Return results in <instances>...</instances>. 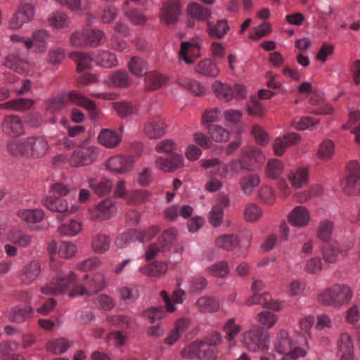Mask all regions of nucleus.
I'll return each mask as SVG.
<instances>
[{
	"mask_svg": "<svg viewBox=\"0 0 360 360\" xmlns=\"http://www.w3.org/2000/svg\"><path fill=\"white\" fill-rule=\"evenodd\" d=\"M2 65L19 74L28 71L29 63L19 51L8 53L4 58Z\"/></svg>",
	"mask_w": 360,
	"mask_h": 360,
	"instance_id": "9d476101",
	"label": "nucleus"
},
{
	"mask_svg": "<svg viewBox=\"0 0 360 360\" xmlns=\"http://www.w3.org/2000/svg\"><path fill=\"white\" fill-rule=\"evenodd\" d=\"M189 326V321L186 319L178 320L174 328L170 333L165 338L164 342L167 345H172L175 343L181 336V335L186 330Z\"/></svg>",
	"mask_w": 360,
	"mask_h": 360,
	"instance_id": "c85d7f7f",
	"label": "nucleus"
},
{
	"mask_svg": "<svg viewBox=\"0 0 360 360\" xmlns=\"http://www.w3.org/2000/svg\"><path fill=\"white\" fill-rule=\"evenodd\" d=\"M352 297L351 288L344 284H335L317 295L319 303L323 306L340 307L349 303Z\"/></svg>",
	"mask_w": 360,
	"mask_h": 360,
	"instance_id": "f257e3e1",
	"label": "nucleus"
},
{
	"mask_svg": "<svg viewBox=\"0 0 360 360\" xmlns=\"http://www.w3.org/2000/svg\"><path fill=\"white\" fill-rule=\"evenodd\" d=\"M128 68L132 75L138 77H141L146 74L148 64L141 58L134 56L128 63Z\"/></svg>",
	"mask_w": 360,
	"mask_h": 360,
	"instance_id": "58836bf2",
	"label": "nucleus"
},
{
	"mask_svg": "<svg viewBox=\"0 0 360 360\" xmlns=\"http://www.w3.org/2000/svg\"><path fill=\"white\" fill-rule=\"evenodd\" d=\"M187 13L199 21L207 20L212 15L211 11L197 3H191L187 7Z\"/></svg>",
	"mask_w": 360,
	"mask_h": 360,
	"instance_id": "c9c22d12",
	"label": "nucleus"
},
{
	"mask_svg": "<svg viewBox=\"0 0 360 360\" xmlns=\"http://www.w3.org/2000/svg\"><path fill=\"white\" fill-rule=\"evenodd\" d=\"M133 80L125 70H118L112 73L108 79V85L125 89L131 86Z\"/></svg>",
	"mask_w": 360,
	"mask_h": 360,
	"instance_id": "a878e982",
	"label": "nucleus"
},
{
	"mask_svg": "<svg viewBox=\"0 0 360 360\" xmlns=\"http://www.w3.org/2000/svg\"><path fill=\"white\" fill-rule=\"evenodd\" d=\"M43 205L52 212H59L65 215L70 212L66 200L60 197H46L43 200Z\"/></svg>",
	"mask_w": 360,
	"mask_h": 360,
	"instance_id": "4be33fe9",
	"label": "nucleus"
},
{
	"mask_svg": "<svg viewBox=\"0 0 360 360\" xmlns=\"http://www.w3.org/2000/svg\"><path fill=\"white\" fill-rule=\"evenodd\" d=\"M178 148L176 142L170 139H165L159 141L155 146V150L160 153L172 155L176 153Z\"/></svg>",
	"mask_w": 360,
	"mask_h": 360,
	"instance_id": "680f3d73",
	"label": "nucleus"
},
{
	"mask_svg": "<svg viewBox=\"0 0 360 360\" xmlns=\"http://www.w3.org/2000/svg\"><path fill=\"white\" fill-rule=\"evenodd\" d=\"M177 83L195 96H200L205 94V89L197 81L187 78H179Z\"/></svg>",
	"mask_w": 360,
	"mask_h": 360,
	"instance_id": "49530a36",
	"label": "nucleus"
},
{
	"mask_svg": "<svg viewBox=\"0 0 360 360\" xmlns=\"http://www.w3.org/2000/svg\"><path fill=\"white\" fill-rule=\"evenodd\" d=\"M4 134L17 137L24 134V127L20 117L15 115L6 116L1 125Z\"/></svg>",
	"mask_w": 360,
	"mask_h": 360,
	"instance_id": "9b49d317",
	"label": "nucleus"
},
{
	"mask_svg": "<svg viewBox=\"0 0 360 360\" xmlns=\"http://www.w3.org/2000/svg\"><path fill=\"white\" fill-rule=\"evenodd\" d=\"M260 183V178L257 174H251L243 176L239 181L240 188L244 193L250 195Z\"/></svg>",
	"mask_w": 360,
	"mask_h": 360,
	"instance_id": "ea45409f",
	"label": "nucleus"
},
{
	"mask_svg": "<svg viewBox=\"0 0 360 360\" xmlns=\"http://www.w3.org/2000/svg\"><path fill=\"white\" fill-rule=\"evenodd\" d=\"M116 203L110 198H105L89 210L93 221H104L110 219L116 212Z\"/></svg>",
	"mask_w": 360,
	"mask_h": 360,
	"instance_id": "0eeeda50",
	"label": "nucleus"
},
{
	"mask_svg": "<svg viewBox=\"0 0 360 360\" xmlns=\"http://www.w3.org/2000/svg\"><path fill=\"white\" fill-rule=\"evenodd\" d=\"M354 246V242L340 246L337 242L327 244L323 248L322 254L325 262L335 263L338 258V253L346 255L347 252Z\"/></svg>",
	"mask_w": 360,
	"mask_h": 360,
	"instance_id": "ddd939ff",
	"label": "nucleus"
},
{
	"mask_svg": "<svg viewBox=\"0 0 360 360\" xmlns=\"http://www.w3.org/2000/svg\"><path fill=\"white\" fill-rule=\"evenodd\" d=\"M241 240L240 238L235 234H224L218 236L215 239V245L226 251H231L240 246Z\"/></svg>",
	"mask_w": 360,
	"mask_h": 360,
	"instance_id": "393cba45",
	"label": "nucleus"
},
{
	"mask_svg": "<svg viewBox=\"0 0 360 360\" xmlns=\"http://www.w3.org/2000/svg\"><path fill=\"white\" fill-rule=\"evenodd\" d=\"M77 280L76 274L72 271H58L51 282L41 288V292L46 295H58L65 292L71 283Z\"/></svg>",
	"mask_w": 360,
	"mask_h": 360,
	"instance_id": "7ed1b4c3",
	"label": "nucleus"
},
{
	"mask_svg": "<svg viewBox=\"0 0 360 360\" xmlns=\"http://www.w3.org/2000/svg\"><path fill=\"white\" fill-rule=\"evenodd\" d=\"M68 98L75 105L87 110L92 118L95 119L97 117L96 105L93 100L88 98L84 95L75 90L69 92Z\"/></svg>",
	"mask_w": 360,
	"mask_h": 360,
	"instance_id": "a211bd4d",
	"label": "nucleus"
},
{
	"mask_svg": "<svg viewBox=\"0 0 360 360\" xmlns=\"http://www.w3.org/2000/svg\"><path fill=\"white\" fill-rule=\"evenodd\" d=\"M29 156L34 159L44 157L49 151L50 146L48 141L42 137H28Z\"/></svg>",
	"mask_w": 360,
	"mask_h": 360,
	"instance_id": "dca6fc26",
	"label": "nucleus"
},
{
	"mask_svg": "<svg viewBox=\"0 0 360 360\" xmlns=\"http://www.w3.org/2000/svg\"><path fill=\"white\" fill-rule=\"evenodd\" d=\"M41 273V264L39 261L33 260L28 263L22 269L21 281L29 285L35 281Z\"/></svg>",
	"mask_w": 360,
	"mask_h": 360,
	"instance_id": "5701e85b",
	"label": "nucleus"
},
{
	"mask_svg": "<svg viewBox=\"0 0 360 360\" xmlns=\"http://www.w3.org/2000/svg\"><path fill=\"white\" fill-rule=\"evenodd\" d=\"M167 269L168 266L166 262L155 261L140 268L139 271L147 276L161 277L166 274Z\"/></svg>",
	"mask_w": 360,
	"mask_h": 360,
	"instance_id": "b1692460",
	"label": "nucleus"
},
{
	"mask_svg": "<svg viewBox=\"0 0 360 360\" xmlns=\"http://www.w3.org/2000/svg\"><path fill=\"white\" fill-rule=\"evenodd\" d=\"M34 314L33 308L27 305L25 307L19 306L14 307L7 311L6 316L8 319L13 322L22 323L28 318H30Z\"/></svg>",
	"mask_w": 360,
	"mask_h": 360,
	"instance_id": "412c9836",
	"label": "nucleus"
},
{
	"mask_svg": "<svg viewBox=\"0 0 360 360\" xmlns=\"http://www.w3.org/2000/svg\"><path fill=\"white\" fill-rule=\"evenodd\" d=\"M177 231L174 228L169 229L165 231L158 239L162 252H166L170 250L173 242L175 240Z\"/></svg>",
	"mask_w": 360,
	"mask_h": 360,
	"instance_id": "79ce46f5",
	"label": "nucleus"
},
{
	"mask_svg": "<svg viewBox=\"0 0 360 360\" xmlns=\"http://www.w3.org/2000/svg\"><path fill=\"white\" fill-rule=\"evenodd\" d=\"M283 166L281 160L274 159L268 162L266 167V176L272 179L278 178L283 172Z\"/></svg>",
	"mask_w": 360,
	"mask_h": 360,
	"instance_id": "338daca9",
	"label": "nucleus"
},
{
	"mask_svg": "<svg viewBox=\"0 0 360 360\" xmlns=\"http://www.w3.org/2000/svg\"><path fill=\"white\" fill-rule=\"evenodd\" d=\"M86 286L92 295L97 294L106 286L105 276L99 272L94 274L86 283Z\"/></svg>",
	"mask_w": 360,
	"mask_h": 360,
	"instance_id": "a18cd8bd",
	"label": "nucleus"
},
{
	"mask_svg": "<svg viewBox=\"0 0 360 360\" xmlns=\"http://www.w3.org/2000/svg\"><path fill=\"white\" fill-rule=\"evenodd\" d=\"M92 301L98 309L105 311H110L115 305V300L106 294L98 295Z\"/></svg>",
	"mask_w": 360,
	"mask_h": 360,
	"instance_id": "e2e57ef3",
	"label": "nucleus"
},
{
	"mask_svg": "<svg viewBox=\"0 0 360 360\" xmlns=\"http://www.w3.org/2000/svg\"><path fill=\"white\" fill-rule=\"evenodd\" d=\"M307 169L300 168L296 172H290L288 179L294 188H300L307 184Z\"/></svg>",
	"mask_w": 360,
	"mask_h": 360,
	"instance_id": "09e8293b",
	"label": "nucleus"
},
{
	"mask_svg": "<svg viewBox=\"0 0 360 360\" xmlns=\"http://www.w3.org/2000/svg\"><path fill=\"white\" fill-rule=\"evenodd\" d=\"M182 13V4L179 0H171L165 3L160 10L159 18L161 22L167 25H174Z\"/></svg>",
	"mask_w": 360,
	"mask_h": 360,
	"instance_id": "423d86ee",
	"label": "nucleus"
},
{
	"mask_svg": "<svg viewBox=\"0 0 360 360\" xmlns=\"http://www.w3.org/2000/svg\"><path fill=\"white\" fill-rule=\"evenodd\" d=\"M347 176L345 192L348 195L360 193V166L356 161H350L347 166Z\"/></svg>",
	"mask_w": 360,
	"mask_h": 360,
	"instance_id": "6e6552de",
	"label": "nucleus"
},
{
	"mask_svg": "<svg viewBox=\"0 0 360 360\" xmlns=\"http://www.w3.org/2000/svg\"><path fill=\"white\" fill-rule=\"evenodd\" d=\"M207 271L213 276L224 278L230 272V267L227 262L220 261L207 268Z\"/></svg>",
	"mask_w": 360,
	"mask_h": 360,
	"instance_id": "052dcab7",
	"label": "nucleus"
},
{
	"mask_svg": "<svg viewBox=\"0 0 360 360\" xmlns=\"http://www.w3.org/2000/svg\"><path fill=\"white\" fill-rule=\"evenodd\" d=\"M335 153V144L330 140L323 141L319 146L317 156L323 161L330 160Z\"/></svg>",
	"mask_w": 360,
	"mask_h": 360,
	"instance_id": "864d4df0",
	"label": "nucleus"
},
{
	"mask_svg": "<svg viewBox=\"0 0 360 360\" xmlns=\"http://www.w3.org/2000/svg\"><path fill=\"white\" fill-rule=\"evenodd\" d=\"M88 184L90 188H91L94 193L100 196L105 195L110 193L112 188V181L103 178L99 181H96V179L90 178L88 179Z\"/></svg>",
	"mask_w": 360,
	"mask_h": 360,
	"instance_id": "72a5a7b5",
	"label": "nucleus"
},
{
	"mask_svg": "<svg viewBox=\"0 0 360 360\" xmlns=\"http://www.w3.org/2000/svg\"><path fill=\"white\" fill-rule=\"evenodd\" d=\"M68 105V101L63 96L49 99L46 103V108L51 113H56L65 109Z\"/></svg>",
	"mask_w": 360,
	"mask_h": 360,
	"instance_id": "69168bd1",
	"label": "nucleus"
},
{
	"mask_svg": "<svg viewBox=\"0 0 360 360\" xmlns=\"http://www.w3.org/2000/svg\"><path fill=\"white\" fill-rule=\"evenodd\" d=\"M112 106L115 112L122 118L137 115L139 112L137 106L127 101L114 102Z\"/></svg>",
	"mask_w": 360,
	"mask_h": 360,
	"instance_id": "7c9ffc66",
	"label": "nucleus"
},
{
	"mask_svg": "<svg viewBox=\"0 0 360 360\" xmlns=\"http://www.w3.org/2000/svg\"><path fill=\"white\" fill-rule=\"evenodd\" d=\"M195 71L202 76L210 77H217L219 72L217 65L210 59H204L199 62L195 68Z\"/></svg>",
	"mask_w": 360,
	"mask_h": 360,
	"instance_id": "f704fd0d",
	"label": "nucleus"
},
{
	"mask_svg": "<svg viewBox=\"0 0 360 360\" xmlns=\"http://www.w3.org/2000/svg\"><path fill=\"white\" fill-rule=\"evenodd\" d=\"M219 351L217 348L205 345L202 340H196L186 346L181 352L184 358L198 360H217Z\"/></svg>",
	"mask_w": 360,
	"mask_h": 360,
	"instance_id": "20e7f679",
	"label": "nucleus"
},
{
	"mask_svg": "<svg viewBox=\"0 0 360 360\" xmlns=\"http://www.w3.org/2000/svg\"><path fill=\"white\" fill-rule=\"evenodd\" d=\"M244 219L248 222H256L262 217L261 208L255 203H248L244 209Z\"/></svg>",
	"mask_w": 360,
	"mask_h": 360,
	"instance_id": "603ef678",
	"label": "nucleus"
},
{
	"mask_svg": "<svg viewBox=\"0 0 360 360\" xmlns=\"http://www.w3.org/2000/svg\"><path fill=\"white\" fill-rule=\"evenodd\" d=\"M8 153L15 157L29 156L28 138L25 140H12L7 143Z\"/></svg>",
	"mask_w": 360,
	"mask_h": 360,
	"instance_id": "cd10ccee",
	"label": "nucleus"
},
{
	"mask_svg": "<svg viewBox=\"0 0 360 360\" xmlns=\"http://www.w3.org/2000/svg\"><path fill=\"white\" fill-rule=\"evenodd\" d=\"M70 345V342L67 339L61 338L49 342L47 345V351L55 354H61L65 353Z\"/></svg>",
	"mask_w": 360,
	"mask_h": 360,
	"instance_id": "4d7b16f0",
	"label": "nucleus"
},
{
	"mask_svg": "<svg viewBox=\"0 0 360 360\" xmlns=\"http://www.w3.org/2000/svg\"><path fill=\"white\" fill-rule=\"evenodd\" d=\"M146 75V83L147 88L150 90L160 88L166 83L167 79L161 74L155 72H150Z\"/></svg>",
	"mask_w": 360,
	"mask_h": 360,
	"instance_id": "5fc2aeb1",
	"label": "nucleus"
},
{
	"mask_svg": "<svg viewBox=\"0 0 360 360\" xmlns=\"http://www.w3.org/2000/svg\"><path fill=\"white\" fill-rule=\"evenodd\" d=\"M98 142L107 148H115L122 141V134L110 129H102L97 138Z\"/></svg>",
	"mask_w": 360,
	"mask_h": 360,
	"instance_id": "6ab92c4d",
	"label": "nucleus"
},
{
	"mask_svg": "<svg viewBox=\"0 0 360 360\" xmlns=\"http://www.w3.org/2000/svg\"><path fill=\"white\" fill-rule=\"evenodd\" d=\"M241 158L250 171L259 167L264 161L265 156L262 150L256 146H248L243 149Z\"/></svg>",
	"mask_w": 360,
	"mask_h": 360,
	"instance_id": "4468645a",
	"label": "nucleus"
},
{
	"mask_svg": "<svg viewBox=\"0 0 360 360\" xmlns=\"http://www.w3.org/2000/svg\"><path fill=\"white\" fill-rule=\"evenodd\" d=\"M269 298V295L268 293L258 294V292H255L252 296L246 300L245 304L248 307L259 304L265 309L278 310V304Z\"/></svg>",
	"mask_w": 360,
	"mask_h": 360,
	"instance_id": "aec40b11",
	"label": "nucleus"
},
{
	"mask_svg": "<svg viewBox=\"0 0 360 360\" xmlns=\"http://www.w3.org/2000/svg\"><path fill=\"white\" fill-rule=\"evenodd\" d=\"M133 162L132 157L117 155L108 160L106 167L115 173L124 174L132 169Z\"/></svg>",
	"mask_w": 360,
	"mask_h": 360,
	"instance_id": "f8f14e48",
	"label": "nucleus"
},
{
	"mask_svg": "<svg viewBox=\"0 0 360 360\" xmlns=\"http://www.w3.org/2000/svg\"><path fill=\"white\" fill-rule=\"evenodd\" d=\"M99 154L98 148L95 146L75 150L68 158L70 166L75 168L86 167L93 164Z\"/></svg>",
	"mask_w": 360,
	"mask_h": 360,
	"instance_id": "39448f33",
	"label": "nucleus"
},
{
	"mask_svg": "<svg viewBox=\"0 0 360 360\" xmlns=\"http://www.w3.org/2000/svg\"><path fill=\"white\" fill-rule=\"evenodd\" d=\"M87 34V46L96 47L103 43L105 39V33L100 30H91L86 31Z\"/></svg>",
	"mask_w": 360,
	"mask_h": 360,
	"instance_id": "774afa93",
	"label": "nucleus"
},
{
	"mask_svg": "<svg viewBox=\"0 0 360 360\" xmlns=\"http://www.w3.org/2000/svg\"><path fill=\"white\" fill-rule=\"evenodd\" d=\"M65 58V51L61 47H54L48 52L46 61L53 66H59Z\"/></svg>",
	"mask_w": 360,
	"mask_h": 360,
	"instance_id": "6e6d98bb",
	"label": "nucleus"
},
{
	"mask_svg": "<svg viewBox=\"0 0 360 360\" xmlns=\"http://www.w3.org/2000/svg\"><path fill=\"white\" fill-rule=\"evenodd\" d=\"M167 124L160 118H153L146 122L143 127V132L150 139H158L166 134Z\"/></svg>",
	"mask_w": 360,
	"mask_h": 360,
	"instance_id": "2eb2a0df",
	"label": "nucleus"
},
{
	"mask_svg": "<svg viewBox=\"0 0 360 360\" xmlns=\"http://www.w3.org/2000/svg\"><path fill=\"white\" fill-rule=\"evenodd\" d=\"M32 39L34 43H38L36 51L39 53H44L46 50V41L49 39V34L45 30H38L34 31L32 34Z\"/></svg>",
	"mask_w": 360,
	"mask_h": 360,
	"instance_id": "0e129e2a",
	"label": "nucleus"
},
{
	"mask_svg": "<svg viewBox=\"0 0 360 360\" xmlns=\"http://www.w3.org/2000/svg\"><path fill=\"white\" fill-rule=\"evenodd\" d=\"M70 58L76 62L78 72H83L91 68L93 57L90 53L73 51L70 53Z\"/></svg>",
	"mask_w": 360,
	"mask_h": 360,
	"instance_id": "c756f323",
	"label": "nucleus"
},
{
	"mask_svg": "<svg viewBox=\"0 0 360 360\" xmlns=\"http://www.w3.org/2000/svg\"><path fill=\"white\" fill-rule=\"evenodd\" d=\"M71 46L75 49H84L87 46L86 31L77 30L72 33L69 38Z\"/></svg>",
	"mask_w": 360,
	"mask_h": 360,
	"instance_id": "13d9d810",
	"label": "nucleus"
},
{
	"mask_svg": "<svg viewBox=\"0 0 360 360\" xmlns=\"http://www.w3.org/2000/svg\"><path fill=\"white\" fill-rule=\"evenodd\" d=\"M207 32L212 38L221 39L229 30L227 20L225 19L219 20L216 24L208 21Z\"/></svg>",
	"mask_w": 360,
	"mask_h": 360,
	"instance_id": "473e14b6",
	"label": "nucleus"
},
{
	"mask_svg": "<svg viewBox=\"0 0 360 360\" xmlns=\"http://www.w3.org/2000/svg\"><path fill=\"white\" fill-rule=\"evenodd\" d=\"M82 230V224L75 220H70L58 228V233L61 236H75Z\"/></svg>",
	"mask_w": 360,
	"mask_h": 360,
	"instance_id": "bf43d9fd",
	"label": "nucleus"
},
{
	"mask_svg": "<svg viewBox=\"0 0 360 360\" xmlns=\"http://www.w3.org/2000/svg\"><path fill=\"white\" fill-rule=\"evenodd\" d=\"M292 346V341L290 339L288 333L283 329L279 330L274 343L275 350L281 354L286 355L290 352Z\"/></svg>",
	"mask_w": 360,
	"mask_h": 360,
	"instance_id": "bb28decb",
	"label": "nucleus"
},
{
	"mask_svg": "<svg viewBox=\"0 0 360 360\" xmlns=\"http://www.w3.org/2000/svg\"><path fill=\"white\" fill-rule=\"evenodd\" d=\"M111 238L109 236L98 233L92 238L91 248L97 254L105 253L110 247Z\"/></svg>",
	"mask_w": 360,
	"mask_h": 360,
	"instance_id": "2f4dec72",
	"label": "nucleus"
},
{
	"mask_svg": "<svg viewBox=\"0 0 360 360\" xmlns=\"http://www.w3.org/2000/svg\"><path fill=\"white\" fill-rule=\"evenodd\" d=\"M207 129L214 141L224 142L229 139V131L218 124H208Z\"/></svg>",
	"mask_w": 360,
	"mask_h": 360,
	"instance_id": "3c124183",
	"label": "nucleus"
},
{
	"mask_svg": "<svg viewBox=\"0 0 360 360\" xmlns=\"http://www.w3.org/2000/svg\"><path fill=\"white\" fill-rule=\"evenodd\" d=\"M236 318L233 317L226 320L224 323L222 330L225 332V338L229 342H233L236 337L241 332L242 326L236 323Z\"/></svg>",
	"mask_w": 360,
	"mask_h": 360,
	"instance_id": "a19ab883",
	"label": "nucleus"
},
{
	"mask_svg": "<svg viewBox=\"0 0 360 360\" xmlns=\"http://www.w3.org/2000/svg\"><path fill=\"white\" fill-rule=\"evenodd\" d=\"M258 323L261 326V328H271L277 322L278 317L273 312L264 311L259 312L256 318Z\"/></svg>",
	"mask_w": 360,
	"mask_h": 360,
	"instance_id": "8fccbe9b",
	"label": "nucleus"
},
{
	"mask_svg": "<svg viewBox=\"0 0 360 360\" xmlns=\"http://www.w3.org/2000/svg\"><path fill=\"white\" fill-rule=\"evenodd\" d=\"M94 60L98 65L107 68L116 67L118 65L115 55L108 51H98Z\"/></svg>",
	"mask_w": 360,
	"mask_h": 360,
	"instance_id": "e433bc0d",
	"label": "nucleus"
},
{
	"mask_svg": "<svg viewBox=\"0 0 360 360\" xmlns=\"http://www.w3.org/2000/svg\"><path fill=\"white\" fill-rule=\"evenodd\" d=\"M212 89L217 97L220 99L229 101L233 97L232 88L228 84L220 82H215L212 84Z\"/></svg>",
	"mask_w": 360,
	"mask_h": 360,
	"instance_id": "c03bdc74",
	"label": "nucleus"
},
{
	"mask_svg": "<svg viewBox=\"0 0 360 360\" xmlns=\"http://www.w3.org/2000/svg\"><path fill=\"white\" fill-rule=\"evenodd\" d=\"M310 220L309 211L304 206H296L288 216V222L292 226L298 228L307 226Z\"/></svg>",
	"mask_w": 360,
	"mask_h": 360,
	"instance_id": "f3484780",
	"label": "nucleus"
},
{
	"mask_svg": "<svg viewBox=\"0 0 360 360\" xmlns=\"http://www.w3.org/2000/svg\"><path fill=\"white\" fill-rule=\"evenodd\" d=\"M196 304L203 313L217 311L219 309V302L214 297H202L198 300Z\"/></svg>",
	"mask_w": 360,
	"mask_h": 360,
	"instance_id": "37998d69",
	"label": "nucleus"
},
{
	"mask_svg": "<svg viewBox=\"0 0 360 360\" xmlns=\"http://www.w3.org/2000/svg\"><path fill=\"white\" fill-rule=\"evenodd\" d=\"M269 333L259 326L250 328L242 334L243 346L252 352H264L269 349Z\"/></svg>",
	"mask_w": 360,
	"mask_h": 360,
	"instance_id": "f03ea898",
	"label": "nucleus"
},
{
	"mask_svg": "<svg viewBox=\"0 0 360 360\" xmlns=\"http://www.w3.org/2000/svg\"><path fill=\"white\" fill-rule=\"evenodd\" d=\"M34 8L30 4H25L13 13L8 21V26L13 30L20 29L23 25L32 20Z\"/></svg>",
	"mask_w": 360,
	"mask_h": 360,
	"instance_id": "1a4fd4ad",
	"label": "nucleus"
},
{
	"mask_svg": "<svg viewBox=\"0 0 360 360\" xmlns=\"http://www.w3.org/2000/svg\"><path fill=\"white\" fill-rule=\"evenodd\" d=\"M17 215L27 224H37L44 218V212L39 209L22 210L18 212Z\"/></svg>",
	"mask_w": 360,
	"mask_h": 360,
	"instance_id": "4c0bfd02",
	"label": "nucleus"
},
{
	"mask_svg": "<svg viewBox=\"0 0 360 360\" xmlns=\"http://www.w3.org/2000/svg\"><path fill=\"white\" fill-rule=\"evenodd\" d=\"M334 229V223L330 220L321 221L317 229V238L322 241L328 242L330 240Z\"/></svg>",
	"mask_w": 360,
	"mask_h": 360,
	"instance_id": "de8ad7c7",
	"label": "nucleus"
}]
</instances>
